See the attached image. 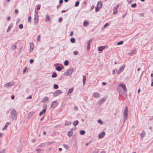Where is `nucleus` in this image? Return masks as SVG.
Returning a JSON list of instances; mask_svg holds the SVG:
<instances>
[{
	"label": "nucleus",
	"instance_id": "57",
	"mask_svg": "<svg viewBox=\"0 0 153 153\" xmlns=\"http://www.w3.org/2000/svg\"><path fill=\"white\" fill-rule=\"evenodd\" d=\"M127 0L128 3L129 4H131L132 1V0Z\"/></svg>",
	"mask_w": 153,
	"mask_h": 153
},
{
	"label": "nucleus",
	"instance_id": "31",
	"mask_svg": "<svg viewBox=\"0 0 153 153\" xmlns=\"http://www.w3.org/2000/svg\"><path fill=\"white\" fill-rule=\"evenodd\" d=\"M73 134V132L71 131H69L68 132V136L69 137H71Z\"/></svg>",
	"mask_w": 153,
	"mask_h": 153
},
{
	"label": "nucleus",
	"instance_id": "7",
	"mask_svg": "<svg viewBox=\"0 0 153 153\" xmlns=\"http://www.w3.org/2000/svg\"><path fill=\"white\" fill-rule=\"evenodd\" d=\"M119 6V5L117 4L116 6L114 7L113 13L114 14H116L117 12V9Z\"/></svg>",
	"mask_w": 153,
	"mask_h": 153
},
{
	"label": "nucleus",
	"instance_id": "13",
	"mask_svg": "<svg viewBox=\"0 0 153 153\" xmlns=\"http://www.w3.org/2000/svg\"><path fill=\"white\" fill-rule=\"evenodd\" d=\"M105 101V99L102 98L98 102V104L100 105L103 103Z\"/></svg>",
	"mask_w": 153,
	"mask_h": 153
},
{
	"label": "nucleus",
	"instance_id": "1",
	"mask_svg": "<svg viewBox=\"0 0 153 153\" xmlns=\"http://www.w3.org/2000/svg\"><path fill=\"white\" fill-rule=\"evenodd\" d=\"M11 117L13 120H16L17 117V114L16 110L13 108L10 110Z\"/></svg>",
	"mask_w": 153,
	"mask_h": 153
},
{
	"label": "nucleus",
	"instance_id": "61",
	"mask_svg": "<svg viewBox=\"0 0 153 153\" xmlns=\"http://www.w3.org/2000/svg\"><path fill=\"white\" fill-rule=\"evenodd\" d=\"M73 34H74V32L73 31H72L70 33V36H72L73 35Z\"/></svg>",
	"mask_w": 153,
	"mask_h": 153
},
{
	"label": "nucleus",
	"instance_id": "47",
	"mask_svg": "<svg viewBox=\"0 0 153 153\" xmlns=\"http://www.w3.org/2000/svg\"><path fill=\"white\" fill-rule=\"evenodd\" d=\"M31 19L30 16L28 17V21L29 23H30L31 21Z\"/></svg>",
	"mask_w": 153,
	"mask_h": 153
},
{
	"label": "nucleus",
	"instance_id": "55",
	"mask_svg": "<svg viewBox=\"0 0 153 153\" xmlns=\"http://www.w3.org/2000/svg\"><path fill=\"white\" fill-rule=\"evenodd\" d=\"M117 90L119 93H120L121 92V90L119 88H117Z\"/></svg>",
	"mask_w": 153,
	"mask_h": 153
},
{
	"label": "nucleus",
	"instance_id": "30",
	"mask_svg": "<svg viewBox=\"0 0 153 153\" xmlns=\"http://www.w3.org/2000/svg\"><path fill=\"white\" fill-rule=\"evenodd\" d=\"M56 69L58 71H60L62 70V68L61 67L58 66L56 67Z\"/></svg>",
	"mask_w": 153,
	"mask_h": 153
},
{
	"label": "nucleus",
	"instance_id": "64",
	"mask_svg": "<svg viewBox=\"0 0 153 153\" xmlns=\"http://www.w3.org/2000/svg\"><path fill=\"white\" fill-rule=\"evenodd\" d=\"M11 98L13 100L14 99L15 96H14V95H13L11 96Z\"/></svg>",
	"mask_w": 153,
	"mask_h": 153
},
{
	"label": "nucleus",
	"instance_id": "42",
	"mask_svg": "<svg viewBox=\"0 0 153 153\" xmlns=\"http://www.w3.org/2000/svg\"><path fill=\"white\" fill-rule=\"evenodd\" d=\"M23 50V47L22 46H21L20 49L19 51V53H20Z\"/></svg>",
	"mask_w": 153,
	"mask_h": 153
},
{
	"label": "nucleus",
	"instance_id": "8",
	"mask_svg": "<svg viewBox=\"0 0 153 153\" xmlns=\"http://www.w3.org/2000/svg\"><path fill=\"white\" fill-rule=\"evenodd\" d=\"M14 85V84L13 82H9L4 85V87L7 88L9 86H11Z\"/></svg>",
	"mask_w": 153,
	"mask_h": 153
},
{
	"label": "nucleus",
	"instance_id": "39",
	"mask_svg": "<svg viewBox=\"0 0 153 153\" xmlns=\"http://www.w3.org/2000/svg\"><path fill=\"white\" fill-rule=\"evenodd\" d=\"M48 98L47 97H45L44 98L43 101H48Z\"/></svg>",
	"mask_w": 153,
	"mask_h": 153
},
{
	"label": "nucleus",
	"instance_id": "32",
	"mask_svg": "<svg viewBox=\"0 0 153 153\" xmlns=\"http://www.w3.org/2000/svg\"><path fill=\"white\" fill-rule=\"evenodd\" d=\"M57 76V75L56 73L54 72L52 73V77L53 78H55Z\"/></svg>",
	"mask_w": 153,
	"mask_h": 153
},
{
	"label": "nucleus",
	"instance_id": "19",
	"mask_svg": "<svg viewBox=\"0 0 153 153\" xmlns=\"http://www.w3.org/2000/svg\"><path fill=\"white\" fill-rule=\"evenodd\" d=\"M30 48L31 49L30 51H32L33 49L34 48V45L32 43H31L30 44Z\"/></svg>",
	"mask_w": 153,
	"mask_h": 153
},
{
	"label": "nucleus",
	"instance_id": "17",
	"mask_svg": "<svg viewBox=\"0 0 153 153\" xmlns=\"http://www.w3.org/2000/svg\"><path fill=\"white\" fill-rule=\"evenodd\" d=\"M105 48V46H101L99 47L98 51H102Z\"/></svg>",
	"mask_w": 153,
	"mask_h": 153
},
{
	"label": "nucleus",
	"instance_id": "40",
	"mask_svg": "<svg viewBox=\"0 0 153 153\" xmlns=\"http://www.w3.org/2000/svg\"><path fill=\"white\" fill-rule=\"evenodd\" d=\"M123 41H121L118 42L117 43V45H121L123 44Z\"/></svg>",
	"mask_w": 153,
	"mask_h": 153
},
{
	"label": "nucleus",
	"instance_id": "27",
	"mask_svg": "<svg viewBox=\"0 0 153 153\" xmlns=\"http://www.w3.org/2000/svg\"><path fill=\"white\" fill-rule=\"evenodd\" d=\"M34 17H38V11L36 9H35V10Z\"/></svg>",
	"mask_w": 153,
	"mask_h": 153
},
{
	"label": "nucleus",
	"instance_id": "15",
	"mask_svg": "<svg viewBox=\"0 0 153 153\" xmlns=\"http://www.w3.org/2000/svg\"><path fill=\"white\" fill-rule=\"evenodd\" d=\"M105 133L104 132H102L100 133L99 134V137L100 138H103L105 136Z\"/></svg>",
	"mask_w": 153,
	"mask_h": 153
},
{
	"label": "nucleus",
	"instance_id": "14",
	"mask_svg": "<svg viewBox=\"0 0 153 153\" xmlns=\"http://www.w3.org/2000/svg\"><path fill=\"white\" fill-rule=\"evenodd\" d=\"M17 48L16 45H13L10 47V49L12 51H13L15 50Z\"/></svg>",
	"mask_w": 153,
	"mask_h": 153
},
{
	"label": "nucleus",
	"instance_id": "45",
	"mask_svg": "<svg viewBox=\"0 0 153 153\" xmlns=\"http://www.w3.org/2000/svg\"><path fill=\"white\" fill-rule=\"evenodd\" d=\"M73 54L74 55H77L78 54V52L77 51H74L73 52Z\"/></svg>",
	"mask_w": 153,
	"mask_h": 153
},
{
	"label": "nucleus",
	"instance_id": "49",
	"mask_svg": "<svg viewBox=\"0 0 153 153\" xmlns=\"http://www.w3.org/2000/svg\"><path fill=\"white\" fill-rule=\"evenodd\" d=\"M23 25L22 24H20L19 25V27L20 29H22L23 28Z\"/></svg>",
	"mask_w": 153,
	"mask_h": 153
},
{
	"label": "nucleus",
	"instance_id": "3",
	"mask_svg": "<svg viewBox=\"0 0 153 153\" xmlns=\"http://www.w3.org/2000/svg\"><path fill=\"white\" fill-rule=\"evenodd\" d=\"M126 66L125 65H123L121 67H120L118 71L117 72V74H118L121 73L124 70Z\"/></svg>",
	"mask_w": 153,
	"mask_h": 153
},
{
	"label": "nucleus",
	"instance_id": "60",
	"mask_svg": "<svg viewBox=\"0 0 153 153\" xmlns=\"http://www.w3.org/2000/svg\"><path fill=\"white\" fill-rule=\"evenodd\" d=\"M34 60L33 59H31L30 61V63L32 64L33 63Z\"/></svg>",
	"mask_w": 153,
	"mask_h": 153
},
{
	"label": "nucleus",
	"instance_id": "56",
	"mask_svg": "<svg viewBox=\"0 0 153 153\" xmlns=\"http://www.w3.org/2000/svg\"><path fill=\"white\" fill-rule=\"evenodd\" d=\"M98 122L100 123L101 124H103V123L102 122V120H98Z\"/></svg>",
	"mask_w": 153,
	"mask_h": 153
},
{
	"label": "nucleus",
	"instance_id": "24",
	"mask_svg": "<svg viewBox=\"0 0 153 153\" xmlns=\"http://www.w3.org/2000/svg\"><path fill=\"white\" fill-rule=\"evenodd\" d=\"M22 149V147L21 146L18 147L17 149V152H21Z\"/></svg>",
	"mask_w": 153,
	"mask_h": 153
},
{
	"label": "nucleus",
	"instance_id": "2",
	"mask_svg": "<svg viewBox=\"0 0 153 153\" xmlns=\"http://www.w3.org/2000/svg\"><path fill=\"white\" fill-rule=\"evenodd\" d=\"M128 108L127 106H126L123 111V121L125 123L128 118Z\"/></svg>",
	"mask_w": 153,
	"mask_h": 153
},
{
	"label": "nucleus",
	"instance_id": "5",
	"mask_svg": "<svg viewBox=\"0 0 153 153\" xmlns=\"http://www.w3.org/2000/svg\"><path fill=\"white\" fill-rule=\"evenodd\" d=\"M118 86L119 87L120 86L121 87L125 92H126L127 91L126 86L123 83H121L120 84H119Z\"/></svg>",
	"mask_w": 153,
	"mask_h": 153
},
{
	"label": "nucleus",
	"instance_id": "58",
	"mask_svg": "<svg viewBox=\"0 0 153 153\" xmlns=\"http://www.w3.org/2000/svg\"><path fill=\"white\" fill-rule=\"evenodd\" d=\"M26 69H27V68H26V67H25L24 68V70H23V74H24L25 73V71H26Z\"/></svg>",
	"mask_w": 153,
	"mask_h": 153
},
{
	"label": "nucleus",
	"instance_id": "6",
	"mask_svg": "<svg viewBox=\"0 0 153 153\" xmlns=\"http://www.w3.org/2000/svg\"><path fill=\"white\" fill-rule=\"evenodd\" d=\"M62 93L61 90H58L56 91L53 94V96L55 97H56Z\"/></svg>",
	"mask_w": 153,
	"mask_h": 153
},
{
	"label": "nucleus",
	"instance_id": "37",
	"mask_svg": "<svg viewBox=\"0 0 153 153\" xmlns=\"http://www.w3.org/2000/svg\"><path fill=\"white\" fill-rule=\"evenodd\" d=\"M36 9L37 10H38L40 9V7H41V5L40 4H38L37 5H36Z\"/></svg>",
	"mask_w": 153,
	"mask_h": 153
},
{
	"label": "nucleus",
	"instance_id": "44",
	"mask_svg": "<svg viewBox=\"0 0 153 153\" xmlns=\"http://www.w3.org/2000/svg\"><path fill=\"white\" fill-rule=\"evenodd\" d=\"M53 88L55 89H57L58 88V86L56 84H55L53 85Z\"/></svg>",
	"mask_w": 153,
	"mask_h": 153
},
{
	"label": "nucleus",
	"instance_id": "20",
	"mask_svg": "<svg viewBox=\"0 0 153 153\" xmlns=\"http://www.w3.org/2000/svg\"><path fill=\"white\" fill-rule=\"evenodd\" d=\"M73 88H70L68 92V95L69 94H71L73 92Z\"/></svg>",
	"mask_w": 153,
	"mask_h": 153
},
{
	"label": "nucleus",
	"instance_id": "46",
	"mask_svg": "<svg viewBox=\"0 0 153 153\" xmlns=\"http://www.w3.org/2000/svg\"><path fill=\"white\" fill-rule=\"evenodd\" d=\"M39 146H40V147H45V145L44 144V143H41L39 145Z\"/></svg>",
	"mask_w": 153,
	"mask_h": 153
},
{
	"label": "nucleus",
	"instance_id": "23",
	"mask_svg": "<svg viewBox=\"0 0 153 153\" xmlns=\"http://www.w3.org/2000/svg\"><path fill=\"white\" fill-rule=\"evenodd\" d=\"M13 26V24H10L8 26L7 29V32L9 31L12 28Z\"/></svg>",
	"mask_w": 153,
	"mask_h": 153
},
{
	"label": "nucleus",
	"instance_id": "51",
	"mask_svg": "<svg viewBox=\"0 0 153 153\" xmlns=\"http://www.w3.org/2000/svg\"><path fill=\"white\" fill-rule=\"evenodd\" d=\"M99 150L98 149L94 150L93 153H98Z\"/></svg>",
	"mask_w": 153,
	"mask_h": 153
},
{
	"label": "nucleus",
	"instance_id": "16",
	"mask_svg": "<svg viewBox=\"0 0 153 153\" xmlns=\"http://www.w3.org/2000/svg\"><path fill=\"white\" fill-rule=\"evenodd\" d=\"M97 6L100 8H101L102 6V3L101 1H99L98 2Z\"/></svg>",
	"mask_w": 153,
	"mask_h": 153
},
{
	"label": "nucleus",
	"instance_id": "63",
	"mask_svg": "<svg viewBox=\"0 0 153 153\" xmlns=\"http://www.w3.org/2000/svg\"><path fill=\"white\" fill-rule=\"evenodd\" d=\"M32 97L31 96V95H30L29 96H28L27 97V99H31Z\"/></svg>",
	"mask_w": 153,
	"mask_h": 153
},
{
	"label": "nucleus",
	"instance_id": "11",
	"mask_svg": "<svg viewBox=\"0 0 153 153\" xmlns=\"http://www.w3.org/2000/svg\"><path fill=\"white\" fill-rule=\"evenodd\" d=\"M39 22L38 17H34V24L35 25L38 23Z\"/></svg>",
	"mask_w": 153,
	"mask_h": 153
},
{
	"label": "nucleus",
	"instance_id": "43",
	"mask_svg": "<svg viewBox=\"0 0 153 153\" xmlns=\"http://www.w3.org/2000/svg\"><path fill=\"white\" fill-rule=\"evenodd\" d=\"M137 4L136 3H134L133 4H132L131 5V7H132L134 8L135 7L137 6Z\"/></svg>",
	"mask_w": 153,
	"mask_h": 153
},
{
	"label": "nucleus",
	"instance_id": "53",
	"mask_svg": "<svg viewBox=\"0 0 153 153\" xmlns=\"http://www.w3.org/2000/svg\"><path fill=\"white\" fill-rule=\"evenodd\" d=\"M62 17H60L59 18V20H58V21L59 22H62Z\"/></svg>",
	"mask_w": 153,
	"mask_h": 153
},
{
	"label": "nucleus",
	"instance_id": "35",
	"mask_svg": "<svg viewBox=\"0 0 153 153\" xmlns=\"http://www.w3.org/2000/svg\"><path fill=\"white\" fill-rule=\"evenodd\" d=\"M85 131L83 130H81L80 131V134L81 135H84L85 134Z\"/></svg>",
	"mask_w": 153,
	"mask_h": 153
},
{
	"label": "nucleus",
	"instance_id": "12",
	"mask_svg": "<svg viewBox=\"0 0 153 153\" xmlns=\"http://www.w3.org/2000/svg\"><path fill=\"white\" fill-rule=\"evenodd\" d=\"M94 97L97 98H99L100 97V94L97 92H94L93 93Z\"/></svg>",
	"mask_w": 153,
	"mask_h": 153
},
{
	"label": "nucleus",
	"instance_id": "36",
	"mask_svg": "<svg viewBox=\"0 0 153 153\" xmlns=\"http://www.w3.org/2000/svg\"><path fill=\"white\" fill-rule=\"evenodd\" d=\"M46 20L47 21H49L50 20V17L48 15L46 16Z\"/></svg>",
	"mask_w": 153,
	"mask_h": 153
},
{
	"label": "nucleus",
	"instance_id": "62",
	"mask_svg": "<svg viewBox=\"0 0 153 153\" xmlns=\"http://www.w3.org/2000/svg\"><path fill=\"white\" fill-rule=\"evenodd\" d=\"M53 142H50L48 143V145H51L52 144H53Z\"/></svg>",
	"mask_w": 153,
	"mask_h": 153
},
{
	"label": "nucleus",
	"instance_id": "26",
	"mask_svg": "<svg viewBox=\"0 0 153 153\" xmlns=\"http://www.w3.org/2000/svg\"><path fill=\"white\" fill-rule=\"evenodd\" d=\"M46 109L44 108L41 111L39 114V115L41 116L42 114L45 113L46 111Z\"/></svg>",
	"mask_w": 153,
	"mask_h": 153
},
{
	"label": "nucleus",
	"instance_id": "9",
	"mask_svg": "<svg viewBox=\"0 0 153 153\" xmlns=\"http://www.w3.org/2000/svg\"><path fill=\"white\" fill-rule=\"evenodd\" d=\"M57 102L56 101H54L52 102L51 104V107L53 108L56 107L57 105Z\"/></svg>",
	"mask_w": 153,
	"mask_h": 153
},
{
	"label": "nucleus",
	"instance_id": "4",
	"mask_svg": "<svg viewBox=\"0 0 153 153\" xmlns=\"http://www.w3.org/2000/svg\"><path fill=\"white\" fill-rule=\"evenodd\" d=\"M73 72V69L72 68H70L68 70L66 73H65V75L67 76L71 75L72 74Z\"/></svg>",
	"mask_w": 153,
	"mask_h": 153
},
{
	"label": "nucleus",
	"instance_id": "18",
	"mask_svg": "<svg viewBox=\"0 0 153 153\" xmlns=\"http://www.w3.org/2000/svg\"><path fill=\"white\" fill-rule=\"evenodd\" d=\"M86 80V77L85 75L83 76L82 82L83 85H85V81Z\"/></svg>",
	"mask_w": 153,
	"mask_h": 153
},
{
	"label": "nucleus",
	"instance_id": "41",
	"mask_svg": "<svg viewBox=\"0 0 153 153\" xmlns=\"http://www.w3.org/2000/svg\"><path fill=\"white\" fill-rule=\"evenodd\" d=\"M79 1H77L75 4V6L76 7H78L79 5Z\"/></svg>",
	"mask_w": 153,
	"mask_h": 153
},
{
	"label": "nucleus",
	"instance_id": "34",
	"mask_svg": "<svg viewBox=\"0 0 153 153\" xmlns=\"http://www.w3.org/2000/svg\"><path fill=\"white\" fill-rule=\"evenodd\" d=\"M70 41L72 43H74L75 42V39L74 38H72L71 39Z\"/></svg>",
	"mask_w": 153,
	"mask_h": 153
},
{
	"label": "nucleus",
	"instance_id": "28",
	"mask_svg": "<svg viewBox=\"0 0 153 153\" xmlns=\"http://www.w3.org/2000/svg\"><path fill=\"white\" fill-rule=\"evenodd\" d=\"M146 132L145 131H143L140 134V137H144L145 136Z\"/></svg>",
	"mask_w": 153,
	"mask_h": 153
},
{
	"label": "nucleus",
	"instance_id": "22",
	"mask_svg": "<svg viewBox=\"0 0 153 153\" xmlns=\"http://www.w3.org/2000/svg\"><path fill=\"white\" fill-rule=\"evenodd\" d=\"M89 25V23L86 21L85 20L83 23V25L84 27H86L87 25Z\"/></svg>",
	"mask_w": 153,
	"mask_h": 153
},
{
	"label": "nucleus",
	"instance_id": "33",
	"mask_svg": "<svg viewBox=\"0 0 153 153\" xmlns=\"http://www.w3.org/2000/svg\"><path fill=\"white\" fill-rule=\"evenodd\" d=\"M71 124V122L70 121H66V122L65 124V126H68V125H69V124Z\"/></svg>",
	"mask_w": 153,
	"mask_h": 153
},
{
	"label": "nucleus",
	"instance_id": "10",
	"mask_svg": "<svg viewBox=\"0 0 153 153\" xmlns=\"http://www.w3.org/2000/svg\"><path fill=\"white\" fill-rule=\"evenodd\" d=\"M92 39H90L87 42V43L88 46L87 47V50H89L90 48V44L92 42Z\"/></svg>",
	"mask_w": 153,
	"mask_h": 153
},
{
	"label": "nucleus",
	"instance_id": "50",
	"mask_svg": "<svg viewBox=\"0 0 153 153\" xmlns=\"http://www.w3.org/2000/svg\"><path fill=\"white\" fill-rule=\"evenodd\" d=\"M5 149H3L0 151V153H5Z\"/></svg>",
	"mask_w": 153,
	"mask_h": 153
},
{
	"label": "nucleus",
	"instance_id": "52",
	"mask_svg": "<svg viewBox=\"0 0 153 153\" xmlns=\"http://www.w3.org/2000/svg\"><path fill=\"white\" fill-rule=\"evenodd\" d=\"M109 25V24L106 23L104 26V28H106Z\"/></svg>",
	"mask_w": 153,
	"mask_h": 153
},
{
	"label": "nucleus",
	"instance_id": "54",
	"mask_svg": "<svg viewBox=\"0 0 153 153\" xmlns=\"http://www.w3.org/2000/svg\"><path fill=\"white\" fill-rule=\"evenodd\" d=\"M100 8L99 7H96L95 8V11L96 12H98L99 11V8Z\"/></svg>",
	"mask_w": 153,
	"mask_h": 153
},
{
	"label": "nucleus",
	"instance_id": "25",
	"mask_svg": "<svg viewBox=\"0 0 153 153\" xmlns=\"http://www.w3.org/2000/svg\"><path fill=\"white\" fill-rule=\"evenodd\" d=\"M79 123V122L78 120H75L73 122V125L74 126H76Z\"/></svg>",
	"mask_w": 153,
	"mask_h": 153
},
{
	"label": "nucleus",
	"instance_id": "38",
	"mask_svg": "<svg viewBox=\"0 0 153 153\" xmlns=\"http://www.w3.org/2000/svg\"><path fill=\"white\" fill-rule=\"evenodd\" d=\"M68 64V60H65L64 62V65H65L67 66Z\"/></svg>",
	"mask_w": 153,
	"mask_h": 153
},
{
	"label": "nucleus",
	"instance_id": "21",
	"mask_svg": "<svg viewBox=\"0 0 153 153\" xmlns=\"http://www.w3.org/2000/svg\"><path fill=\"white\" fill-rule=\"evenodd\" d=\"M10 124L9 123L7 122V123L6 124H5V125L4 126L2 130H5L7 127V126Z\"/></svg>",
	"mask_w": 153,
	"mask_h": 153
},
{
	"label": "nucleus",
	"instance_id": "59",
	"mask_svg": "<svg viewBox=\"0 0 153 153\" xmlns=\"http://www.w3.org/2000/svg\"><path fill=\"white\" fill-rule=\"evenodd\" d=\"M135 52V51H132V52H131V53H130V54L131 56H133L134 54V53Z\"/></svg>",
	"mask_w": 153,
	"mask_h": 153
},
{
	"label": "nucleus",
	"instance_id": "48",
	"mask_svg": "<svg viewBox=\"0 0 153 153\" xmlns=\"http://www.w3.org/2000/svg\"><path fill=\"white\" fill-rule=\"evenodd\" d=\"M40 35H39L37 36V41L38 42H39L40 41Z\"/></svg>",
	"mask_w": 153,
	"mask_h": 153
},
{
	"label": "nucleus",
	"instance_id": "29",
	"mask_svg": "<svg viewBox=\"0 0 153 153\" xmlns=\"http://www.w3.org/2000/svg\"><path fill=\"white\" fill-rule=\"evenodd\" d=\"M63 146L67 150H68L69 149V146L66 144H63Z\"/></svg>",
	"mask_w": 153,
	"mask_h": 153
}]
</instances>
